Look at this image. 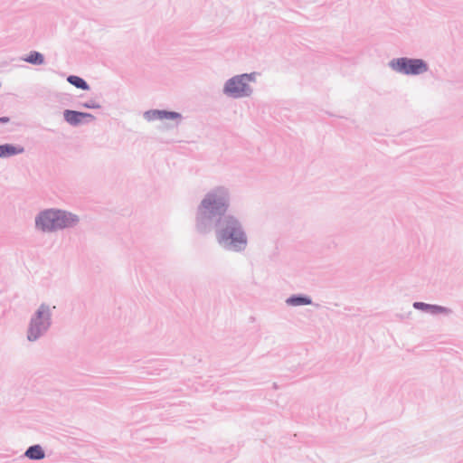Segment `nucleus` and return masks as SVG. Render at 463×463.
Segmentation results:
<instances>
[{
	"label": "nucleus",
	"mask_w": 463,
	"mask_h": 463,
	"mask_svg": "<svg viewBox=\"0 0 463 463\" xmlns=\"http://www.w3.org/2000/svg\"><path fill=\"white\" fill-rule=\"evenodd\" d=\"M231 193L229 188L218 185L209 190L195 210L194 229L200 235L214 232L215 241L225 251L241 253L249 243L241 220L229 213Z\"/></svg>",
	"instance_id": "nucleus-1"
},
{
	"label": "nucleus",
	"mask_w": 463,
	"mask_h": 463,
	"mask_svg": "<svg viewBox=\"0 0 463 463\" xmlns=\"http://www.w3.org/2000/svg\"><path fill=\"white\" fill-rule=\"evenodd\" d=\"M79 222L77 214L61 209H45L35 216V228L43 232L73 228Z\"/></svg>",
	"instance_id": "nucleus-2"
},
{
	"label": "nucleus",
	"mask_w": 463,
	"mask_h": 463,
	"mask_svg": "<svg viewBox=\"0 0 463 463\" xmlns=\"http://www.w3.org/2000/svg\"><path fill=\"white\" fill-rule=\"evenodd\" d=\"M55 307H51L47 303H42L31 316L27 330L26 339L29 342H36L45 335L52 325V310Z\"/></svg>",
	"instance_id": "nucleus-3"
},
{
	"label": "nucleus",
	"mask_w": 463,
	"mask_h": 463,
	"mask_svg": "<svg viewBox=\"0 0 463 463\" xmlns=\"http://www.w3.org/2000/svg\"><path fill=\"white\" fill-rule=\"evenodd\" d=\"M258 75H260L259 72L253 71L232 76L224 82L223 95L234 99L250 97L253 93V88L250 85V82L256 81Z\"/></svg>",
	"instance_id": "nucleus-4"
},
{
	"label": "nucleus",
	"mask_w": 463,
	"mask_h": 463,
	"mask_svg": "<svg viewBox=\"0 0 463 463\" xmlns=\"http://www.w3.org/2000/svg\"><path fill=\"white\" fill-rule=\"evenodd\" d=\"M388 66L393 71L407 76H417L429 71L428 62L420 58H393L388 62Z\"/></svg>",
	"instance_id": "nucleus-5"
},
{
	"label": "nucleus",
	"mask_w": 463,
	"mask_h": 463,
	"mask_svg": "<svg viewBox=\"0 0 463 463\" xmlns=\"http://www.w3.org/2000/svg\"><path fill=\"white\" fill-rule=\"evenodd\" d=\"M412 307L417 310H420L433 316L439 314L449 316L452 314V309L436 304H428L425 302L415 301L413 302Z\"/></svg>",
	"instance_id": "nucleus-6"
},
{
	"label": "nucleus",
	"mask_w": 463,
	"mask_h": 463,
	"mask_svg": "<svg viewBox=\"0 0 463 463\" xmlns=\"http://www.w3.org/2000/svg\"><path fill=\"white\" fill-rule=\"evenodd\" d=\"M286 304L289 307H299L314 305L312 298L305 294H294L286 299Z\"/></svg>",
	"instance_id": "nucleus-7"
},
{
	"label": "nucleus",
	"mask_w": 463,
	"mask_h": 463,
	"mask_svg": "<svg viewBox=\"0 0 463 463\" xmlns=\"http://www.w3.org/2000/svg\"><path fill=\"white\" fill-rule=\"evenodd\" d=\"M62 114L64 120L72 127H79L83 124L81 111L64 109Z\"/></svg>",
	"instance_id": "nucleus-8"
},
{
	"label": "nucleus",
	"mask_w": 463,
	"mask_h": 463,
	"mask_svg": "<svg viewBox=\"0 0 463 463\" xmlns=\"http://www.w3.org/2000/svg\"><path fill=\"white\" fill-rule=\"evenodd\" d=\"M24 148L21 146L14 144H2L0 145V158H6L24 153Z\"/></svg>",
	"instance_id": "nucleus-9"
},
{
	"label": "nucleus",
	"mask_w": 463,
	"mask_h": 463,
	"mask_svg": "<svg viewBox=\"0 0 463 463\" xmlns=\"http://www.w3.org/2000/svg\"><path fill=\"white\" fill-rule=\"evenodd\" d=\"M24 456L32 460H41L45 458V451L39 444H34L25 450Z\"/></svg>",
	"instance_id": "nucleus-10"
},
{
	"label": "nucleus",
	"mask_w": 463,
	"mask_h": 463,
	"mask_svg": "<svg viewBox=\"0 0 463 463\" xmlns=\"http://www.w3.org/2000/svg\"><path fill=\"white\" fill-rule=\"evenodd\" d=\"M67 81L75 88L82 90H89L90 89L89 83L83 78L77 75H69Z\"/></svg>",
	"instance_id": "nucleus-11"
},
{
	"label": "nucleus",
	"mask_w": 463,
	"mask_h": 463,
	"mask_svg": "<svg viewBox=\"0 0 463 463\" xmlns=\"http://www.w3.org/2000/svg\"><path fill=\"white\" fill-rule=\"evenodd\" d=\"M24 61L33 65H42L44 63V56L37 51H31Z\"/></svg>",
	"instance_id": "nucleus-12"
},
{
	"label": "nucleus",
	"mask_w": 463,
	"mask_h": 463,
	"mask_svg": "<svg viewBox=\"0 0 463 463\" xmlns=\"http://www.w3.org/2000/svg\"><path fill=\"white\" fill-rule=\"evenodd\" d=\"M144 118L147 121H153L156 119L162 120V109H150L144 113Z\"/></svg>",
	"instance_id": "nucleus-13"
},
{
	"label": "nucleus",
	"mask_w": 463,
	"mask_h": 463,
	"mask_svg": "<svg viewBox=\"0 0 463 463\" xmlns=\"http://www.w3.org/2000/svg\"><path fill=\"white\" fill-rule=\"evenodd\" d=\"M183 116L179 112L162 109V119L181 120Z\"/></svg>",
	"instance_id": "nucleus-14"
},
{
	"label": "nucleus",
	"mask_w": 463,
	"mask_h": 463,
	"mask_svg": "<svg viewBox=\"0 0 463 463\" xmlns=\"http://www.w3.org/2000/svg\"><path fill=\"white\" fill-rule=\"evenodd\" d=\"M80 107L84 109H99L101 106L93 99L80 104Z\"/></svg>",
	"instance_id": "nucleus-15"
},
{
	"label": "nucleus",
	"mask_w": 463,
	"mask_h": 463,
	"mask_svg": "<svg viewBox=\"0 0 463 463\" xmlns=\"http://www.w3.org/2000/svg\"><path fill=\"white\" fill-rule=\"evenodd\" d=\"M81 115L83 124H89L90 122L95 120V117L91 113L81 111Z\"/></svg>",
	"instance_id": "nucleus-16"
},
{
	"label": "nucleus",
	"mask_w": 463,
	"mask_h": 463,
	"mask_svg": "<svg viewBox=\"0 0 463 463\" xmlns=\"http://www.w3.org/2000/svg\"><path fill=\"white\" fill-rule=\"evenodd\" d=\"M9 121H10V118L9 117H1L0 118V123H2V124L8 123Z\"/></svg>",
	"instance_id": "nucleus-17"
}]
</instances>
